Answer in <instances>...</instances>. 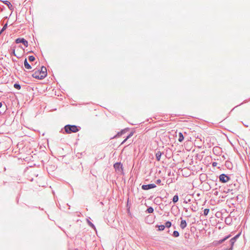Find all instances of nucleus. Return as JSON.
<instances>
[{"label":"nucleus","instance_id":"obj_1","mask_svg":"<svg viewBox=\"0 0 250 250\" xmlns=\"http://www.w3.org/2000/svg\"><path fill=\"white\" fill-rule=\"evenodd\" d=\"M81 129V127L80 126L68 124L62 128L60 132L63 134H71L72 133H76L79 131Z\"/></svg>","mask_w":250,"mask_h":250},{"label":"nucleus","instance_id":"obj_2","mask_svg":"<svg viewBox=\"0 0 250 250\" xmlns=\"http://www.w3.org/2000/svg\"><path fill=\"white\" fill-rule=\"evenodd\" d=\"M241 234V232H239L235 235L233 237L230 239L227 243H229V246L227 248L224 247L221 249V250H232L233 246L237 239L240 237Z\"/></svg>","mask_w":250,"mask_h":250},{"label":"nucleus","instance_id":"obj_3","mask_svg":"<svg viewBox=\"0 0 250 250\" xmlns=\"http://www.w3.org/2000/svg\"><path fill=\"white\" fill-rule=\"evenodd\" d=\"M219 181L222 183H226L230 180V177L228 174L222 173L219 176Z\"/></svg>","mask_w":250,"mask_h":250},{"label":"nucleus","instance_id":"obj_4","mask_svg":"<svg viewBox=\"0 0 250 250\" xmlns=\"http://www.w3.org/2000/svg\"><path fill=\"white\" fill-rule=\"evenodd\" d=\"M114 168L117 173L124 174L123 164L121 162H116L113 165Z\"/></svg>","mask_w":250,"mask_h":250},{"label":"nucleus","instance_id":"obj_5","mask_svg":"<svg viewBox=\"0 0 250 250\" xmlns=\"http://www.w3.org/2000/svg\"><path fill=\"white\" fill-rule=\"evenodd\" d=\"M15 42L16 43H22L25 47H27L28 45V41L23 38H17Z\"/></svg>","mask_w":250,"mask_h":250},{"label":"nucleus","instance_id":"obj_6","mask_svg":"<svg viewBox=\"0 0 250 250\" xmlns=\"http://www.w3.org/2000/svg\"><path fill=\"white\" fill-rule=\"evenodd\" d=\"M7 109V107L4 102H0V114L3 115Z\"/></svg>","mask_w":250,"mask_h":250},{"label":"nucleus","instance_id":"obj_7","mask_svg":"<svg viewBox=\"0 0 250 250\" xmlns=\"http://www.w3.org/2000/svg\"><path fill=\"white\" fill-rule=\"evenodd\" d=\"M156 185L155 184H149L147 185H143L142 186V189L144 190H147L152 188H155Z\"/></svg>","mask_w":250,"mask_h":250},{"label":"nucleus","instance_id":"obj_8","mask_svg":"<svg viewBox=\"0 0 250 250\" xmlns=\"http://www.w3.org/2000/svg\"><path fill=\"white\" fill-rule=\"evenodd\" d=\"M32 76L37 80H43L44 79V75H41L40 74V72L39 70L36 71L34 73H33L32 75Z\"/></svg>","mask_w":250,"mask_h":250},{"label":"nucleus","instance_id":"obj_9","mask_svg":"<svg viewBox=\"0 0 250 250\" xmlns=\"http://www.w3.org/2000/svg\"><path fill=\"white\" fill-rule=\"evenodd\" d=\"M38 70H39V72H40V74L41 75L44 76V78L47 76V69L44 66L42 65L41 66V68L38 69Z\"/></svg>","mask_w":250,"mask_h":250},{"label":"nucleus","instance_id":"obj_10","mask_svg":"<svg viewBox=\"0 0 250 250\" xmlns=\"http://www.w3.org/2000/svg\"><path fill=\"white\" fill-rule=\"evenodd\" d=\"M1 1L5 4L10 10H13L14 8L10 1L8 0H1Z\"/></svg>","mask_w":250,"mask_h":250},{"label":"nucleus","instance_id":"obj_11","mask_svg":"<svg viewBox=\"0 0 250 250\" xmlns=\"http://www.w3.org/2000/svg\"><path fill=\"white\" fill-rule=\"evenodd\" d=\"M181 221L180 224V227L182 229H185L187 226V223L186 220H184L182 219V217H181Z\"/></svg>","mask_w":250,"mask_h":250},{"label":"nucleus","instance_id":"obj_12","mask_svg":"<svg viewBox=\"0 0 250 250\" xmlns=\"http://www.w3.org/2000/svg\"><path fill=\"white\" fill-rule=\"evenodd\" d=\"M15 48H16V46L15 45L13 46V45H12L11 47L10 54L11 55H14V56H16L17 58H20V57L19 56H17L15 53Z\"/></svg>","mask_w":250,"mask_h":250},{"label":"nucleus","instance_id":"obj_13","mask_svg":"<svg viewBox=\"0 0 250 250\" xmlns=\"http://www.w3.org/2000/svg\"><path fill=\"white\" fill-rule=\"evenodd\" d=\"M125 133V132L124 130L122 129L121 131H119L114 136V137H112L111 139H114V138L120 137Z\"/></svg>","mask_w":250,"mask_h":250},{"label":"nucleus","instance_id":"obj_14","mask_svg":"<svg viewBox=\"0 0 250 250\" xmlns=\"http://www.w3.org/2000/svg\"><path fill=\"white\" fill-rule=\"evenodd\" d=\"M225 166L227 167V168L229 169H231L233 167L232 163L229 161V160H227L225 162Z\"/></svg>","mask_w":250,"mask_h":250},{"label":"nucleus","instance_id":"obj_15","mask_svg":"<svg viewBox=\"0 0 250 250\" xmlns=\"http://www.w3.org/2000/svg\"><path fill=\"white\" fill-rule=\"evenodd\" d=\"M24 65L26 69H31L32 68L31 65L28 62L27 59L24 61Z\"/></svg>","mask_w":250,"mask_h":250},{"label":"nucleus","instance_id":"obj_16","mask_svg":"<svg viewBox=\"0 0 250 250\" xmlns=\"http://www.w3.org/2000/svg\"><path fill=\"white\" fill-rule=\"evenodd\" d=\"M162 153L160 151H158L155 154L156 159L157 161H159L161 159Z\"/></svg>","mask_w":250,"mask_h":250},{"label":"nucleus","instance_id":"obj_17","mask_svg":"<svg viewBox=\"0 0 250 250\" xmlns=\"http://www.w3.org/2000/svg\"><path fill=\"white\" fill-rule=\"evenodd\" d=\"M224 242H225L223 241V240L222 239H221L219 240L214 241L213 242V244L215 246H218V245H219L222 244Z\"/></svg>","mask_w":250,"mask_h":250},{"label":"nucleus","instance_id":"obj_18","mask_svg":"<svg viewBox=\"0 0 250 250\" xmlns=\"http://www.w3.org/2000/svg\"><path fill=\"white\" fill-rule=\"evenodd\" d=\"M156 228H157V230L160 231L164 230L165 229L164 225H157Z\"/></svg>","mask_w":250,"mask_h":250},{"label":"nucleus","instance_id":"obj_19","mask_svg":"<svg viewBox=\"0 0 250 250\" xmlns=\"http://www.w3.org/2000/svg\"><path fill=\"white\" fill-rule=\"evenodd\" d=\"M184 140V136L182 132H179L178 133V141L182 142Z\"/></svg>","mask_w":250,"mask_h":250},{"label":"nucleus","instance_id":"obj_20","mask_svg":"<svg viewBox=\"0 0 250 250\" xmlns=\"http://www.w3.org/2000/svg\"><path fill=\"white\" fill-rule=\"evenodd\" d=\"M153 211H154V209H153V207L149 206V207H148L147 208L145 211V212L146 213H152L153 212Z\"/></svg>","mask_w":250,"mask_h":250},{"label":"nucleus","instance_id":"obj_21","mask_svg":"<svg viewBox=\"0 0 250 250\" xmlns=\"http://www.w3.org/2000/svg\"><path fill=\"white\" fill-rule=\"evenodd\" d=\"M172 202L173 203L175 204L176 203L178 200H179V196L178 195V193H176L173 197L172 198Z\"/></svg>","mask_w":250,"mask_h":250},{"label":"nucleus","instance_id":"obj_22","mask_svg":"<svg viewBox=\"0 0 250 250\" xmlns=\"http://www.w3.org/2000/svg\"><path fill=\"white\" fill-rule=\"evenodd\" d=\"M164 225L165 228H169L172 226V223L170 221H167Z\"/></svg>","mask_w":250,"mask_h":250},{"label":"nucleus","instance_id":"obj_23","mask_svg":"<svg viewBox=\"0 0 250 250\" xmlns=\"http://www.w3.org/2000/svg\"><path fill=\"white\" fill-rule=\"evenodd\" d=\"M171 235L175 237H178L180 236V233L177 230H174Z\"/></svg>","mask_w":250,"mask_h":250},{"label":"nucleus","instance_id":"obj_24","mask_svg":"<svg viewBox=\"0 0 250 250\" xmlns=\"http://www.w3.org/2000/svg\"><path fill=\"white\" fill-rule=\"evenodd\" d=\"M14 87L18 90H20L21 88V85L19 83L17 82L14 84Z\"/></svg>","mask_w":250,"mask_h":250},{"label":"nucleus","instance_id":"obj_25","mask_svg":"<svg viewBox=\"0 0 250 250\" xmlns=\"http://www.w3.org/2000/svg\"><path fill=\"white\" fill-rule=\"evenodd\" d=\"M86 221H87V224L91 228L95 229H96V227H95V225H94V224H93L91 222H90L89 219H87Z\"/></svg>","mask_w":250,"mask_h":250},{"label":"nucleus","instance_id":"obj_26","mask_svg":"<svg viewBox=\"0 0 250 250\" xmlns=\"http://www.w3.org/2000/svg\"><path fill=\"white\" fill-rule=\"evenodd\" d=\"M221 149V148L219 146H215L213 148V151L214 153L215 154V152L219 153V150Z\"/></svg>","mask_w":250,"mask_h":250},{"label":"nucleus","instance_id":"obj_27","mask_svg":"<svg viewBox=\"0 0 250 250\" xmlns=\"http://www.w3.org/2000/svg\"><path fill=\"white\" fill-rule=\"evenodd\" d=\"M28 60L30 62H34L35 60V57L33 56V55H30L28 56Z\"/></svg>","mask_w":250,"mask_h":250},{"label":"nucleus","instance_id":"obj_28","mask_svg":"<svg viewBox=\"0 0 250 250\" xmlns=\"http://www.w3.org/2000/svg\"><path fill=\"white\" fill-rule=\"evenodd\" d=\"M7 27H8V23H7V22L6 23H5V24L3 25V27H2V29L0 30V33H2V32L5 30H6V29L7 28Z\"/></svg>","mask_w":250,"mask_h":250},{"label":"nucleus","instance_id":"obj_29","mask_svg":"<svg viewBox=\"0 0 250 250\" xmlns=\"http://www.w3.org/2000/svg\"><path fill=\"white\" fill-rule=\"evenodd\" d=\"M134 134L133 131H131L125 137L126 140H128L130 138H131Z\"/></svg>","mask_w":250,"mask_h":250},{"label":"nucleus","instance_id":"obj_30","mask_svg":"<svg viewBox=\"0 0 250 250\" xmlns=\"http://www.w3.org/2000/svg\"><path fill=\"white\" fill-rule=\"evenodd\" d=\"M209 212V208H205L203 210L204 215L205 216H207Z\"/></svg>","mask_w":250,"mask_h":250},{"label":"nucleus","instance_id":"obj_31","mask_svg":"<svg viewBox=\"0 0 250 250\" xmlns=\"http://www.w3.org/2000/svg\"><path fill=\"white\" fill-rule=\"evenodd\" d=\"M247 102H248V101H247V100H244V102H243V103H242L240 104H238V105H237L235 106L233 108H232V109L230 111V112L229 113V114H230V112H231V111H232V110H233L235 108L237 107V106H240V105H241L243 104L244 103H247Z\"/></svg>","mask_w":250,"mask_h":250},{"label":"nucleus","instance_id":"obj_32","mask_svg":"<svg viewBox=\"0 0 250 250\" xmlns=\"http://www.w3.org/2000/svg\"><path fill=\"white\" fill-rule=\"evenodd\" d=\"M231 234H228L226 236H225V237H224L222 239L223 240V241L224 242H225L227 240H228L229 238L230 237H231Z\"/></svg>","mask_w":250,"mask_h":250},{"label":"nucleus","instance_id":"obj_33","mask_svg":"<svg viewBox=\"0 0 250 250\" xmlns=\"http://www.w3.org/2000/svg\"><path fill=\"white\" fill-rule=\"evenodd\" d=\"M228 242H226V243L224 245V246H223L222 247V249L224 248V247H226V248H227L229 246V244L228 243H227Z\"/></svg>","mask_w":250,"mask_h":250},{"label":"nucleus","instance_id":"obj_34","mask_svg":"<svg viewBox=\"0 0 250 250\" xmlns=\"http://www.w3.org/2000/svg\"><path fill=\"white\" fill-rule=\"evenodd\" d=\"M155 183H156V184L160 185V184H161V180L160 179H157V180L155 181Z\"/></svg>","mask_w":250,"mask_h":250},{"label":"nucleus","instance_id":"obj_35","mask_svg":"<svg viewBox=\"0 0 250 250\" xmlns=\"http://www.w3.org/2000/svg\"><path fill=\"white\" fill-rule=\"evenodd\" d=\"M217 163L216 162H213L212 163V166L213 167H216L217 166Z\"/></svg>","mask_w":250,"mask_h":250},{"label":"nucleus","instance_id":"obj_36","mask_svg":"<svg viewBox=\"0 0 250 250\" xmlns=\"http://www.w3.org/2000/svg\"><path fill=\"white\" fill-rule=\"evenodd\" d=\"M123 130H124L125 132L126 133L129 131V128L128 127H126V128L123 129Z\"/></svg>","mask_w":250,"mask_h":250},{"label":"nucleus","instance_id":"obj_37","mask_svg":"<svg viewBox=\"0 0 250 250\" xmlns=\"http://www.w3.org/2000/svg\"><path fill=\"white\" fill-rule=\"evenodd\" d=\"M190 201V199H188V200H185L184 201V203L187 204L188 202Z\"/></svg>","mask_w":250,"mask_h":250},{"label":"nucleus","instance_id":"obj_38","mask_svg":"<svg viewBox=\"0 0 250 250\" xmlns=\"http://www.w3.org/2000/svg\"><path fill=\"white\" fill-rule=\"evenodd\" d=\"M195 137L197 139H199L201 141H202V139L201 138V137L199 135L195 136Z\"/></svg>","mask_w":250,"mask_h":250},{"label":"nucleus","instance_id":"obj_39","mask_svg":"<svg viewBox=\"0 0 250 250\" xmlns=\"http://www.w3.org/2000/svg\"><path fill=\"white\" fill-rule=\"evenodd\" d=\"M227 220H228V218H226V219H225V222H226V224H227V225H230V223H231V221H230L229 223H228V222H227Z\"/></svg>","mask_w":250,"mask_h":250},{"label":"nucleus","instance_id":"obj_40","mask_svg":"<svg viewBox=\"0 0 250 250\" xmlns=\"http://www.w3.org/2000/svg\"><path fill=\"white\" fill-rule=\"evenodd\" d=\"M127 140H126V139L125 138L123 141V142L121 143V145H123L124 144H125V142L127 141Z\"/></svg>","mask_w":250,"mask_h":250},{"label":"nucleus","instance_id":"obj_41","mask_svg":"<svg viewBox=\"0 0 250 250\" xmlns=\"http://www.w3.org/2000/svg\"><path fill=\"white\" fill-rule=\"evenodd\" d=\"M189 235V233H188V234L187 233H185V238H188V236Z\"/></svg>","mask_w":250,"mask_h":250},{"label":"nucleus","instance_id":"obj_42","mask_svg":"<svg viewBox=\"0 0 250 250\" xmlns=\"http://www.w3.org/2000/svg\"><path fill=\"white\" fill-rule=\"evenodd\" d=\"M230 190L229 189H228V190L227 191H224V192H226V193H228L229 192Z\"/></svg>","mask_w":250,"mask_h":250},{"label":"nucleus","instance_id":"obj_43","mask_svg":"<svg viewBox=\"0 0 250 250\" xmlns=\"http://www.w3.org/2000/svg\"><path fill=\"white\" fill-rule=\"evenodd\" d=\"M12 61H13V62H16V59H14V58H12Z\"/></svg>","mask_w":250,"mask_h":250},{"label":"nucleus","instance_id":"obj_44","mask_svg":"<svg viewBox=\"0 0 250 250\" xmlns=\"http://www.w3.org/2000/svg\"><path fill=\"white\" fill-rule=\"evenodd\" d=\"M242 123L243 124V125H244L245 126H247V127H248V125H246V124H244L243 122H242Z\"/></svg>","mask_w":250,"mask_h":250},{"label":"nucleus","instance_id":"obj_45","mask_svg":"<svg viewBox=\"0 0 250 250\" xmlns=\"http://www.w3.org/2000/svg\"><path fill=\"white\" fill-rule=\"evenodd\" d=\"M67 206L69 207L68 208L70 209V206L68 204H67Z\"/></svg>","mask_w":250,"mask_h":250},{"label":"nucleus","instance_id":"obj_46","mask_svg":"<svg viewBox=\"0 0 250 250\" xmlns=\"http://www.w3.org/2000/svg\"><path fill=\"white\" fill-rule=\"evenodd\" d=\"M33 52L32 51H30L28 53H33Z\"/></svg>","mask_w":250,"mask_h":250},{"label":"nucleus","instance_id":"obj_47","mask_svg":"<svg viewBox=\"0 0 250 250\" xmlns=\"http://www.w3.org/2000/svg\"><path fill=\"white\" fill-rule=\"evenodd\" d=\"M2 8H3V9H5V7H4V6L2 5Z\"/></svg>","mask_w":250,"mask_h":250},{"label":"nucleus","instance_id":"obj_48","mask_svg":"<svg viewBox=\"0 0 250 250\" xmlns=\"http://www.w3.org/2000/svg\"><path fill=\"white\" fill-rule=\"evenodd\" d=\"M217 177H216V178H215V180L214 181H217Z\"/></svg>","mask_w":250,"mask_h":250},{"label":"nucleus","instance_id":"obj_49","mask_svg":"<svg viewBox=\"0 0 250 250\" xmlns=\"http://www.w3.org/2000/svg\"><path fill=\"white\" fill-rule=\"evenodd\" d=\"M150 217V216H147L146 218H147V219H148V218H149Z\"/></svg>","mask_w":250,"mask_h":250},{"label":"nucleus","instance_id":"obj_50","mask_svg":"<svg viewBox=\"0 0 250 250\" xmlns=\"http://www.w3.org/2000/svg\"><path fill=\"white\" fill-rule=\"evenodd\" d=\"M173 227L174 229H176V227L175 226H173Z\"/></svg>","mask_w":250,"mask_h":250},{"label":"nucleus","instance_id":"obj_51","mask_svg":"<svg viewBox=\"0 0 250 250\" xmlns=\"http://www.w3.org/2000/svg\"><path fill=\"white\" fill-rule=\"evenodd\" d=\"M223 157L224 158V159H226L225 156L224 155L223 156Z\"/></svg>","mask_w":250,"mask_h":250},{"label":"nucleus","instance_id":"obj_52","mask_svg":"<svg viewBox=\"0 0 250 250\" xmlns=\"http://www.w3.org/2000/svg\"><path fill=\"white\" fill-rule=\"evenodd\" d=\"M215 195H217V192H216L215 193H214Z\"/></svg>","mask_w":250,"mask_h":250},{"label":"nucleus","instance_id":"obj_53","mask_svg":"<svg viewBox=\"0 0 250 250\" xmlns=\"http://www.w3.org/2000/svg\"><path fill=\"white\" fill-rule=\"evenodd\" d=\"M191 210L193 211H195V210H194L193 208H191Z\"/></svg>","mask_w":250,"mask_h":250},{"label":"nucleus","instance_id":"obj_54","mask_svg":"<svg viewBox=\"0 0 250 250\" xmlns=\"http://www.w3.org/2000/svg\"><path fill=\"white\" fill-rule=\"evenodd\" d=\"M191 210L193 211H195V210H194L193 208H191Z\"/></svg>","mask_w":250,"mask_h":250},{"label":"nucleus","instance_id":"obj_55","mask_svg":"<svg viewBox=\"0 0 250 250\" xmlns=\"http://www.w3.org/2000/svg\"><path fill=\"white\" fill-rule=\"evenodd\" d=\"M191 210L193 211H195V210H194L193 208H191Z\"/></svg>","mask_w":250,"mask_h":250},{"label":"nucleus","instance_id":"obj_56","mask_svg":"<svg viewBox=\"0 0 250 250\" xmlns=\"http://www.w3.org/2000/svg\"><path fill=\"white\" fill-rule=\"evenodd\" d=\"M191 210L193 211H195V210H194L193 208H191Z\"/></svg>","mask_w":250,"mask_h":250},{"label":"nucleus","instance_id":"obj_57","mask_svg":"<svg viewBox=\"0 0 250 250\" xmlns=\"http://www.w3.org/2000/svg\"><path fill=\"white\" fill-rule=\"evenodd\" d=\"M39 208L41 209V210H43V208H41L40 207Z\"/></svg>","mask_w":250,"mask_h":250},{"label":"nucleus","instance_id":"obj_58","mask_svg":"<svg viewBox=\"0 0 250 250\" xmlns=\"http://www.w3.org/2000/svg\"><path fill=\"white\" fill-rule=\"evenodd\" d=\"M128 212H130V210L129 209H128Z\"/></svg>","mask_w":250,"mask_h":250},{"label":"nucleus","instance_id":"obj_59","mask_svg":"<svg viewBox=\"0 0 250 250\" xmlns=\"http://www.w3.org/2000/svg\"><path fill=\"white\" fill-rule=\"evenodd\" d=\"M1 0H0V1H1Z\"/></svg>","mask_w":250,"mask_h":250}]
</instances>
